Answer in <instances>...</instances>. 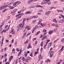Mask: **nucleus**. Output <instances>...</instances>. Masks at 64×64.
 Instances as JSON below:
<instances>
[{
  "label": "nucleus",
  "mask_w": 64,
  "mask_h": 64,
  "mask_svg": "<svg viewBox=\"0 0 64 64\" xmlns=\"http://www.w3.org/2000/svg\"><path fill=\"white\" fill-rule=\"evenodd\" d=\"M4 52H6V48H5L4 49Z\"/></svg>",
  "instance_id": "57"
},
{
  "label": "nucleus",
  "mask_w": 64,
  "mask_h": 64,
  "mask_svg": "<svg viewBox=\"0 0 64 64\" xmlns=\"http://www.w3.org/2000/svg\"><path fill=\"white\" fill-rule=\"evenodd\" d=\"M52 44V42H50V43H49L48 45L47 48L48 49V50L49 48H50V47H51Z\"/></svg>",
  "instance_id": "3"
},
{
  "label": "nucleus",
  "mask_w": 64,
  "mask_h": 64,
  "mask_svg": "<svg viewBox=\"0 0 64 64\" xmlns=\"http://www.w3.org/2000/svg\"><path fill=\"white\" fill-rule=\"evenodd\" d=\"M44 37H43L42 38V40H44Z\"/></svg>",
  "instance_id": "60"
},
{
  "label": "nucleus",
  "mask_w": 64,
  "mask_h": 64,
  "mask_svg": "<svg viewBox=\"0 0 64 64\" xmlns=\"http://www.w3.org/2000/svg\"><path fill=\"white\" fill-rule=\"evenodd\" d=\"M19 26H20V27L21 28H23V26L22 24V23L20 24H19L18 25Z\"/></svg>",
  "instance_id": "6"
},
{
  "label": "nucleus",
  "mask_w": 64,
  "mask_h": 64,
  "mask_svg": "<svg viewBox=\"0 0 64 64\" xmlns=\"http://www.w3.org/2000/svg\"><path fill=\"white\" fill-rule=\"evenodd\" d=\"M42 21V19H40V20H39V22H38V24H40L41 25V26H42V27H43V26L42 25V23H40Z\"/></svg>",
  "instance_id": "2"
},
{
  "label": "nucleus",
  "mask_w": 64,
  "mask_h": 64,
  "mask_svg": "<svg viewBox=\"0 0 64 64\" xmlns=\"http://www.w3.org/2000/svg\"><path fill=\"white\" fill-rule=\"evenodd\" d=\"M24 10L23 9H22V10H21V12H24Z\"/></svg>",
  "instance_id": "43"
},
{
  "label": "nucleus",
  "mask_w": 64,
  "mask_h": 64,
  "mask_svg": "<svg viewBox=\"0 0 64 64\" xmlns=\"http://www.w3.org/2000/svg\"><path fill=\"white\" fill-rule=\"evenodd\" d=\"M6 54H4V58H6Z\"/></svg>",
  "instance_id": "50"
},
{
  "label": "nucleus",
  "mask_w": 64,
  "mask_h": 64,
  "mask_svg": "<svg viewBox=\"0 0 64 64\" xmlns=\"http://www.w3.org/2000/svg\"><path fill=\"white\" fill-rule=\"evenodd\" d=\"M42 48H41V49H40V52H42Z\"/></svg>",
  "instance_id": "61"
},
{
  "label": "nucleus",
  "mask_w": 64,
  "mask_h": 64,
  "mask_svg": "<svg viewBox=\"0 0 64 64\" xmlns=\"http://www.w3.org/2000/svg\"><path fill=\"white\" fill-rule=\"evenodd\" d=\"M53 21L56 23L57 21H56V19H54L53 20Z\"/></svg>",
  "instance_id": "28"
},
{
  "label": "nucleus",
  "mask_w": 64,
  "mask_h": 64,
  "mask_svg": "<svg viewBox=\"0 0 64 64\" xmlns=\"http://www.w3.org/2000/svg\"><path fill=\"white\" fill-rule=\"evenodd\" d=\"M43 32H46V30L45 29H44L43 30Z\"/></svg>",
  "instance_id": "24"
},
{
  "label": "nucleus",
  "mask_w": 64,
  "mask_h": 64,
  "mask_svg": "<svg viewBox=\"0 0 64 64\" xmlns=\"http://www.w3.org/2000/svg\"><path fill=\"white\" fill-rule=\"evenodd\" d=\"M58 12H60L62 13L63 12V11L62 10H58Z\"/></svg>",
  "instance_id": "14"
},
{
  "label": "nucleus",
  "mask_w": 64,
  "mask_h": 64,
  "mask_svg": "<svg viewBox=\"0 0 64 64\" xmlns=\"http://www.w3.org/2000/svg\"><path fill=\"white\" fill-rule=\"evenodd\" d=\"M7 6H8L6 5H5V6H3V7H4V8H6Z\"/></svg>",
  "instance_id": "30"
},
{
  "label": "nucleus",
  "mask_w": 64,
  "mask_h": 64,
  "mask_svg": "<svg viewBox=\"0 0 64 64\" xmlns=\"http://www.w3.org/2000/svg\"><path fill=\"white\" fill-rule=\"evenodd\" d=\"M42 56H41V55H39V60H40L42 59Z\"/></svg>",
  "instance_id": "10"
},
{
  "label": "nucleus",
  "mask_w": 64,
  "mask_h": 64,
  "mask_svg": "<svg viewBox=\"0 0 64 64\" xmlns=\"http://www.w3.org/2000/svg\"><path fill=\"white\" fill-rule=\"evenodd\" d=\"M3 25H4V24H2V25H0V28H2V26H3Z\"/></svg>",
  "instance_id": "42"
},
{
  "label": "nucleus",
  "mask_w": 64,
  "mask_h": 64,
  "mask_svg": "<svg viewBox=\"0 0 64 64\" xmlns=\"http://www.w3.org/2000/svg\"><path fill=\"white\" fill-rule=\"evenodd\" d=\"M64 20H59V22L60 23H62L64 22Z\"/></svg>",
  "instance_id": "5"
},
{
  "label": "nucleus",
  "mask_w": 64,
  "mask_h": 64,
  "mask_svg": "<svg viewBox=\"0 0 64 64\" xmlns=\"http://www.w3.org/2000/svg\"><path fill=\"white\" fill-rule=\"evenodd\" d=\"M36 20H33V21L32 22V23H35V22H36Z\"/></svg>",
  "instance_id": "46"
},
{
  "label": "nucleus",
  "mask_w": 64,
  "mask_h": 64,
  "mask_svg": "<svg viewBox=\"0 0 64 64\" xmlns=\"http://www.w3.org/2000/svg\"><path fill=\"white\" fill-rule=\"evenodd\" d=\"M21 52H22V50H20V52H19L18 53V56H20V55L21 54Z\"/></svg>",
  "instance_id": "16"
},
{
  "label": "nucleus",
  "mask_w": 64,
  "mask_h": 64,
  "mask_svg": "<svg viewBox=\"0 0 64 64\" xmlns=\"http://www.w3.org/2000/svg\"><path fill=\"white\" fill-rule=\"evenodd\" d=\"M42 11V10H40L38 11V12H41Z\"/></svg>",
  "instance_id": "55"
},
{
  "label": "nucleus",
  "mask_w": 64,
  "mask_h": 64,
  "mask_svg": "<svg viewBox=\"0 0 64 64\" xmlns=\"http://www.w3.org/2000/svg\"><path fill=\"white\" fill-rule=\"evenodd\" d=\"M13 59V56H10V58H9V61L10 62L11 60Z\"/></svg>",
  "instance_id": "9"
},
{
  "label": "nucleus",
  "mask_w": 64,
  "mask_h": 64,
  "mask_svg": "<svg viewBox=\"0 0 64 64\" xmlns=\"http://www.w3.org/2000/svg\"><path fill=\"white\" fill-rule=\"evenodd\" d=\"M16 4H17L16 2L14 3V2H13V7L14 8L16 7Z\"/></svg>",
  "instance_id": "4"
},
{
  "label": "nucleus",
  "mask_w": 64,
  "mask_h": 64,
  "mask_svg": "<svg viewBox=\"0 0 64 64\" xmlns=\"http://www.w3.org/2000/svg\"><path fill=\"white\" fill-rule=\"evenodd\" d=\"M50 62V60L49 59H48V60H47V61H46V62Z\"/></svg>",
  "instance_id": "27"
},
{
  "label": "nucleus",
  "mask_w": 64,
  "mask_h": 64,
  "mask_svg": "<svg viewBox=\"0 0 64 64\" xmlns=\"http://www.w3.org/2000/svg\"><path fill=\"white\" fill-rule=\"evenodd\" d=\"M28 29V30H30V27L29 26H26L25 28V29Z\"/></svg>",
  "instance_id": "8"
},
{
  "label": "nucleus",
  "mask_w": 64,
  "mask_h": 64,
  "mask_svg": "<svg viewBox=\"0 0 64 64\" xmlns=\"http://www.w3.org/2000/svg\"><path fill=\"white\" fill-rule=\"evenodd\" d=\"M40 31H38L37 32L36 34H35L36 35H38L40 33Z\"/></svg>",
  "instance_id": "29"
},
{
  "label": "nucleus",
  "mask_w": 64,
  "mask_h": 64,
  "mask_svg": "<svg viewBox=\"0 0 64 64\" xmlns=\"http://www.w3.org/2000/svg\"><path fill=\"white\" fill-rule=\"evenodd\" d=\"M42 36H43L42 34H41V35L40 37V38H42Z\"/></svg>",
  "instance_id": "56"
},
{
  "label": "nucleus",
  "mask_w": 64,
  "mask_h": 64,
  "mask_svg": "<svg viewBox=\"0 0 64 64\" xmlns=\"http://www.w3.org/2000/svg\"><path fill=\"white\" fill-rule=\"evenodd\" d=\"M8 26H6L5 27H4L5 29H6V28H7Z\"/></svg>",
  "instance_id": "59"
},
{
  "label": "nucleus",
  "mask_w": 64,
  "mask_h": 64,
  "mask_svg": "<svg viewBox=\"0 0 64 64\" xmlns=\"http://www.w3.org/2000/svg\"><path fill=\"white\" fill-rule=\"evenodd\" d=\"M24 54L25 56L26 57L27 56V52L26 51L24 52Z\"/></svg>",
  "instance_id": "21"
},
{
  "label": "nucleus",
  "mask_w": 64,
  "mask_h": 64,
  "mask_svg": "<svg viewBox=\"0 0 64 64\" xmlns=\"http://www.w3.org/2000/svg\"><path fill=\"white\" fill-rule=\"evenodd\" d=\"M6 42H9L8 40H6Z\"/></svg>",
  "instance_id": "64"
},
{
  "label": "nucleus",
  "mask_w": 64,
  "mask_h": 64,
  "mask_svg": "<svg viewBox=\"0 0 64 64\" xmlns=\"http://www.w3.org/2000/svg\"><path fill=\"white\" fill-rule=\"evenodd\" d=\"M14 12V11L13 10L11 12V13L12 14H13Z\"/></svg>",
  "instance_id": "41"
},
{
  "label": "nucleus",
  "mask_w": 64,
  "mask_h": 64,
  "mask_svg": "<svg viewBox=\"0 0 64 64\" xmlns=\"http://www.w3.org/2000/svg\"><path fill=\"white\" fill-rule=\"evenodd\" d=\"M49 0H44L42 2V4H47Z\"/></svg>",
  "instance_id": "1"
},
{
  "label": "nucleus",
  "mask_w": 64,
  "mask_h": 64,
  "mask_svg": "<svg viewBox=\"0 0 64 64\" xmlns=\"http://www.w3.org/2000/svg\"><path fill=\"white\" fill-rule=\"evenodd\" d=\"M4 8V7L3 6L0 7V10H2Z\"/></svg>",
  "instance_id": "23"
},
{
  "label": "nucleus",
  "mask_w": 64,
  "mask_h": 64,
  "mask_svg": "<svg viewBox=\"0 0 64 64\" xmlns=\"http://www.w3.org/2000/svg\"><path fill=\"white\" fill-rule=\"evenodd\" d=\"M6 30H4L3 31V32H6Z\"/></svg>",
  "instance_id": "53"
},
{
  "label": "nucleus",
  "mask_w": 64,
  "mask_h": 64,
  "mask_svg": "<svg viewBox=\"0 0 64 64\" xmlns=\"http://www.w3.org/2000/svg\"><path fill=\"white\" fill-rule=\"evenodd\" d=\"M24 21H23V22H22L23 26H24Z\"/></svg>",
  "instance_id": "44"
},
{
  "label": "nucleus",
  "mask_w": 64,
  "mask_h": 64,
  "mask_svg": "<svg viewBox=\"0 0 64 64\" xmlns=\"http://www.w3.org/2000/svg\"><path fill=\"white\" fill-rule=\"evenodd\" d=\"M14 7H13V6L12 7V6H9V8L10 9H13V8H14Z\"/></svg>",
  "instance_id": "19"
},
{
  "label": "nucleus",
  "mask_w": 64,
  "mask_h": 64,
  "mask_svg": "<svg viewBox=\"0 0 64 64\" xmlns=\"http://www.w3.org/2000/svg\"><path fill=\"white\" fill-rule=\"evenodd\" d=\"M54 53V51H52L50 53V55H53V54Z\"/></svg>",
  "instance_id": "32"
},
{
  "label": "nucleus",
  "mask_w": 64,
  "mask_h": 64,
  "mask_svg": "<svg viewBox=\"0 0 64 64\" xmlns=\"http://www.w3.org/2000/svg\"><path fill=\"white\" fill-rule=\"evenodd\" d=\"M49 0L48 1H49ZM50 4H51V2H48V5H50Z\"/></svg>",
  "instance_id": "35"
},
{
  "label": "nucleus",
  "mask_w": 64,
  "mask_h": 64,
  "mask_svg": "<svg viewBox=\"0 0 64 64\" xmlns=\"http://www.w3.org/2000/svg\"><path fill=\"white\" fill-rule=\"evenodd\" d=\"M16 9H15L14 10H13L14 12H16Z\"/></svg>",
  "instance_id": "62"
},
{
  "label": "nucleus",
  "mask_w": 64,
  "mask_h": 64,
  "mask_svg": "<svg viewBox=\"0 0 64 64\" xmlns=\"http://www.w3.org/2000/svg\"><path fill=\"white\" fill-rule=\"evenodd\" d=\"M3 42H1V46H2V45H3Z\"/></svg>",
  "instance_id": "63"
},
{
  "label": "nucleus",
  "mask_w": 64,
  "mask_h": 64,
  "mask_svg": "<svg viewBox=\"0 0 64 64\" xmlns=\"http://www.w3.org/2000/svg\"><path fill=\"white\" fill-rule=\"evenodd\" d=\"M52 7V9L53 8L56 9V7H54L53 6H52V7Z\"/></svg>",
  "instance_id": "48"
},
{
  "label": "nucleus",
  "mask_w": 64,
  "mask_h": 64,
  "mask_svg": "<svg viewBox=\"0 0 64 64\" xmlns=\"http://www.w3.org/2000/svg\"><path fill=\"white\" fill-rule=\"evenodd\" d=\"M38 54V52H35L34 55V56H35L36 54Z\"/></svg>",
  "instance_id": "22"
},
{
  "label": "nucleus",
  "mask_w": 64,
  "mask_h": 64,
  "mask_svg": "<svg viewBox=\"0 0 64 64\" xmlns=\"http://www.w3.org/2000/svg\"><path fill=\"white\" fill-rule=\"evenodd\" d=\"M36 40V38H34L33 39V41H34V40Z\"/></svg>",
  "instance_id": "54"
},
{
  "label": "nucleus",
  "mask_w": 64,
  "mask_h": 64,
  "mask_svg": "<svg viewBox=\"0 0 64 64\" xmlns=\"http://www.w3.org/2000/svg\"><path fill=\"white\" fill-rule=\"evenodd\" d=\"M62 42H64V38H63L62 39Z\"/></svg>",
  "instance_id": "39"
},
{
  "label": "nucleus",
  "mask_w": 64,
  "mask_h": 64,
  "mask_svg": "<svg viewBox=\"0 0 64 64\" xmlns=\"http://www.w3.org/2000/svg\"><path fill=\"white\" fill-rule=\"evenodd\" d=\"M16 50L18 52H19V49L18 48H17L16 49Z\"/></svg>",
  "instance_id": "45"
},
{
  "label": "nucleus",
  "mask_w": 64,
  "mask_h": 64,
  "mask_svg": "<svg viewBox=\"0 0 64 64\" xmlns=\"http://www.w3.org/2000/svg\"><path fill=\"white\" fill-rule=\"evenodd\" d=\"M55 26L56 28H58V26L57 24H56L55 25Z\"/></svg>",
  "instance_id": "37"
},
{
  "label": "nucleus",
  "mask_w": 64,
  "mask_h": 64,
  "mask_svg": "<svg viewBox=\"0 0 64 64\" xmlns=\"http://www.w3.org/2000/svg\"><path fill=\"white\" fill-rule=\"evenodd\" d=\"M32 13V12L31 11H28L26 12V14H30Z\"/></svg>",
  "instance_id": "17"
},
{
  "label": "nucleus",
  "mask_w": 64,
  "mask_h": 64,
  "mask_svg": "<svg viewBox=\"0 0 64 64\" xmlns=\"http://www.w3.org/2000/svg\"><path fill=\"white\" fill-rule=\"evenodd\" d=\"M50 42V40H47V42H46L48 43V42Z\"/></svg>",
  "instance_id": "49"
},
{
  "label": "nucleus",
  "mask_w": 64,
  "mask_h": 64,
  "mask_svg": "<svg viewBox=\"0 0 64 64\" xmlns=\"http://www.w3.org/2000/svg\"><path fill=\"white\" fill-rule=\"evenodd\" d=\"M22 16H18V19L19 18H21V17Z\"/></svg>",
  "instance_id": "51"
},
{
  "label": "nucleus",
  "mask_w": 64,
  "mask_h": 64,
  "mask_svg": "<svg viewBox=\"0 0 64 64\" xmlns=\"http://www.w3.org/2000/svg\"><path fill=\"white\" fill-rule=\"evenodd\" d=\"M50 14V12H46L45 15L46 16H48Z\"/></svg>",
  "instance_id": "7"
},
{
  "label": "nucleus",
  "mask_w": 64,
  "mask_h": 64,
  "mask_svg": "<svg viewBox=\"0 0 64 64\" xmlns=\"http://www.w3.org/2000/svg\"><path fill=\"white\" fill-rule=\"evenodd\" d=\"M14 2H11L9 4L10 5H13Z\"/></svg>",
  "instance_id": "25"
},
{
  "label": "nucleus",
  "mask_w": 64,
  "mask_h": 64,
  "mask_svg": "<svg viewBox=\"0 0 64 64\" xmlns=\"http://www.w3.org/2000/svg\"><path fill=\"white\" fill-rule=\"evenodd\" d=\"M22 60L23 61H24L25 60V58L24 57H22Z\"/></svg>",
  "instance_id": "33"
},
{
  "label": "nucleus",
  "mask_w": 64,
  "mask_h": 64,
  "mask_svg": "<svg viewBox=\"0 0 64 64\" xmlns=\"http://www.w3.org/2000/svg\"><path fill=\"white\" fill-rule=\"evenodd\" d=\"M32 18H33V16H31L30 18V19H32Z\"/></svg>",
  "instance_id": "58"
},
{
  "label": "nucleus",
  "mask_w": 64,
  "mask_h": 64,
  "mask_svg": "<svg viewBox=\"0 0 64 64\" xmlns=\"http://www.w3.org/2000/svg\"><path fill=\"white\" fill-rule=\"evenodd\" d=\"M64 48V46H62V48L60 50V52H61L63 50Z\"/></svg>",
  "instance_id": "15"
},
{
  "label": "nucleus",
  "mask_w": 64,
  "mask_h": 64,
  "mask_svg": "<svg viewBox=\"0 0 64 64\" xmlns=\"http://www.w3.org/2000/svg\"><path fill=\"white\" fill-rule=\"evenodd\" d=\"M33 1L32 0H28V4H30V3L31 2H33Z\"/></svg>",
  "instance_id": "18"
},
{
  "label": "nucleus",
  "mask_w": 64,
  "mask_h": 64,
  "mask_svg": "<svg viewBox=\"0 0 64 64\" xmlns=\"http://www.w3.org/2000/svg\"><path fill=\"white\" fill-rule=\"evenodd\" d=\"M14 38H13L12 40V42H11V43H12L14 42Z\"/></svg>",
  "instance_id": "38"
},
{
  "label": "nucleus",
  "mask_w": 64,
  "mask_h": 64,
  "mask_svg": "<svg viewBox=\"0 0 64 64\" xmlns=\"http://www.w3.org/2000/svg\"><path fill=\"white\" fill-rule=\"evenodd\" d=\"M28 41L27 40L26 41L24 42V44H27L28 43Z\"/></svg>",
  "instance_id": "40"
},
{
  "label": "nucleus",
  "mask_w": 64,
  "mask_h": 64,
  "mask_svg": "<svg viewBox=\"0 0 64 64\" xmlns=\"http://www.w3.org/2000/svg\"><path fill=\"white\" fill-rule=\"evenodd\" d=\"M36 7H37V8L40 7V8H41L42 7V6L39 5H37L36 6Z\"/></svg>",
  "instance_id": "13"
},
{
  "label": "nucleus",
  "mask_w": 64,
  "mask_h": 64,
  "mask_svg": "<svg viewBox=\"0 0 64 64\" xmlns=\"http://www.w3.org/2000/svg\"><path fill=\"white\" fill-rule=\"evenodd\" d=\"M21 14H17V15L16 16V17H18V16H21Z\"/></svg>",
  "instance_id": "31"
},
{
  "label": "nucleus",
  "mask_w": 64,
  "mask_h": 64,
  "mask_svg": "<svg viewBox=\"0 0 64 64\" xmlns=\"http://www.w3.org/2000/svg\"><path fill=\"white\" fill-rule=\"evenodd\" d=\"M57 28H55L54 30L53 31L54 32H56L57 31Z\"/></svg>",
  "instance_id": "20"
},
{
  "label": "nucleus",
  "mask_w": 64,
  "mask_h": 64,
  "mask_svg": "<svg viewBox=\"0 0 64 64\" xmlns=\"http://www.w3.org/2000/svg\"><path fill=\"white\" fill-rule=\"evenodd\" d=\"M32 53H33V52H32V53H31L30 54V56L31 57H32Z\"/></svg>",
  "instance_id": "34"
},
{
  "label": "nucleus",
  "mask_w": 64,
  "mask_h": 64,
  "mask_svg": "<svg viewBox=\"0 0 64 64\" xmlns=\"http://www.w3.org/2000/svg\"><path fill=\"white\" fill-rule=\"evenodd\" d=\"M33 18H38V17H36V16H32Z\"/></svg>",
  "instance_id": "36"
},
{
  "label": "nucleus",
  "mask_w": 64,
  "mask_h": 64,
  "mask_svg": "<svg viewBox=\"0 0 64 64\" xmlns=\"http://www.w3.org/2000/svg\"><path fill=\"white\" fill-rule=\"evenodd\" d=\"M10 62H7L5 64H9Z\"/></svg>",
  "instance_id": "52"
},
{
  "label": "nucleus",
  "mask_w": 64,
  "mask_h": 64,
  "mask_svg": "<svg viewBox=\"0 0 64 64\" xmlns=\"http://www.w3.org/2000/svg\"><path fill=\"white\" fill-rule=\"evenodd\" d=\"M16 3L17 4V5H18V4H21V2L20 1H18L16 2Z\"/></svg>",
  "instance_id": "12"
},
{
  "label": "nucleus",
  "mask_w": 64,
  "mask_h": 64,
  "mask_svg": "<svg viewBox=\"0 0 64 64\" xmlns=\"http://www.w3.org/2000/svg\"><path fill=\"white\" fill-rule=\"evenodd\" d=\"M53 31L52 30H50L48 32V34H51L52 33Z\"/></svg>",
  "instance_id": "11"
},
{
  "label": "nucleus",
  "mask_w": 64,
  "mask_h": 64,
  "mask_svg": "<svg viewBox=\"0 0 64 64\" xmlns=\"http://www.w3.org/2000/svg\"><path fill=\"white\" fill-rule=\"evenodd\" d=\"M29 60H32V58L29 57H28L27 58Z\"/></svg>",
  "instance_id": "26"
},
{
  "label": "nucleus",
  "mask_w": 64,
  "mask_h": 64,
  "mask_svg": "<svg viewBox=\"0 0 64 64\" xmlns=\"http://www.w3.org/2000/svg\"><path fill=\"white\" fill-rule=\"evenodd\" d=\"M6 61H7V58H6V59H5V60H4V62H6Z\"/></svg>",
  "instance_id": "47"
}]
</instances>
